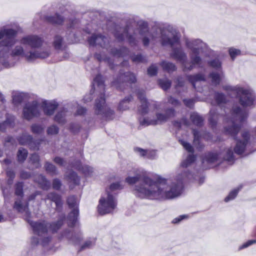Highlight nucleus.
I'll return each instance as SVG.
<instances>
[{
  "instance_id": "obj_28",
  "label": "nucleus",
  "mask_w": 256,
  "mask_h": 256,
  "mask_svg": "<svg viewBox=\"0 0 256 256\" xmlns=\"http://www.w3.org/2000/svg\"><path fill=\"white\" fill-rule=\"evenodd\" d=\"M75 168L81 171L86 175H89L92 172V168L88 166H82L81 163L79 162H76V164L72 166Z\"/></svg>"
},
{
  "instance_id": "obj_23",
  "label": "nucleus",
  "mask_w": 256,
  "mask_h": 256,
  "mask_svg": "<svg viewBox=\"0 0 256 256\" xmlns=\"http://www.w3.org/2000/svg\"><path fill=\"white\" fill-rule=\"evenodd\" d=\"M46 199L50 200L54 202L56 205V210H60L62 209V200L61 196L55 192H50L47 195Z\"/></svg>"
},
{
  "instance_id": "obj_2",
  "label": "nucleus",
  "mask_w": 256,
  "mask_h": 256,
  "mask_svg": "<svg viewBox=\"0 0 256 256\" xmlns=\"http://www.w3.org/2000/svg\"><path fill=\"white\" fill-rule=\"evenodd\" d=\"M14 208L18 212L24 214V218L30 225L34 234L38 235V237L34 236L32 238L31 242L34 246L39 243L44 246L47 244L50 240V238L48 236V232H52V233L56 232L63 224L62 220L51 224L44 220L36 222L30 220L29 219L30 214L28 210V204H23L20 200L15 202Z\"/></svg>"
},
{
  "instance_id": "obj_20",
  "label": "nucleus",
  "mask_w": 256,
  "mask_h": 256,
  "mask_svg": "<svg viewBox=\"0 0 256 256\" xmlns=\"http://www.w3.org/2000/svg\"><path fill=\"white\" fill-rule=\"evenodd\" d=\"M52 44L54 48L58 51L64 50L66 46L63 38L59 34L54 36Z\"/></svg>"
},
{
  "instance_id": "obj_36",
  "label": "nucleus",
  "mask_w": 256,
  "mask_h": 256,
  "mask_svg": "<svg viewBox=\"0 0 256 256\" xmlns=\"http://www.w3.org/2000/svg\"><path fill=\"white\" fill-rule=\"evenodd\" d=\"M24 97L25 95L24 94L16 92L12 96L13 102L15 104H19L24 100Z\"/></svg>"
},
{
  "instance_id": "obj_15",
  "label": "nucleus",
  "mask_w": 256,
  "mask_h": 256,
  "mask_svg": "<svg viewBox=\"0 0 256 256\" xmlns=\"http://www.w3.org/2000/svg\"><path fill=\"white\" fill-rule=\"evenodd\" d=\"M78 200L74 196H70L67 200V203L72 210L69 216L71 220L76 222L78 215Z\"/></svg>"
},
{
  "instance_id": "obj_54",
  "label": "nucleus",
  "mask_w": 256,
  "mask_h": 256,
  "mask_svg": "<svg viewBox=\"0 0 256 256\" xmlns=\"http://www.w3.org/2000/svg\"><path fill=\"white\" fill-rule=\"evenodd\" d=\"M226 152V155L224 157V160L230 162H232L234 159L232 150L231 149H228Z\"/></svg>"
},
{
  "instance_id": "obj_7",
  "label": "nucleus",
  "mask_w": 256,
  "mask_h": 256,
  "mask_svg": "<svg viewBox=\"0 0 256 256\" xmlns=\"http://www.w3.org/2000/svg\"><path fill=\"white\" fill-rule=\"evenodd\" d=\"M224 89L236 94L240 104L244 107L250 106L254 104L256 96L252 90L238 86H226Z\"/></svg>"
},
{
  "instance_id": "obj_62",
  "label": "nucleus",
  "mask_w": 256,
  "mask_h": 256,
  "mask_svg": "<svg viewBox=\"0 0 256 256\" xmlns=\"http://www.w3.org/2000/svg\"><path fill=\"white\" fill-rule=\"evenodd\" d=\"M210 65L216 68H218L221 66V63L218 60H214L210 62Z\"/></svg>"
},
{
  "instance_id": "obj_59",
  "label": "nucleus",
  "mask_w": 256,
  "mask_h": 256,
  "mask_svg": "<svg viewBox=\"0 0 256 256\" xmlns=\"http://www.w3.org/2000/svg\"><path fill=\"white\" fill-rule=\"evenodd\" d=\"M94 83L97 84L98 86H102L103 88V80L102 76H96V78H94Z\"/></svg>"
},
{
  "instance_id": "obj_58",
  "label": "nucleus",
  "mask_w": 256,
  "mask_h": 256,
  "mask_svg": "<svg viewBox=\"0 0 256 256\" xmlns=\"http://www.w3.org/2000/svg\"><path fill=\"white\" fill-rule=\"evenodd\" d=\"M133 62H144L145 60L144 58L141 54L134 56L132 57Z\"/></svg>"
},
{
  "instance_id": "obj_5",
  "label": "nucleus",
  "mask_w": 256,
  "mask_h": 256,
  "mask_svg": "<svg viewBox=\"0 0 256 256\" xmlns=\"http://www.w3.org/2000/svg\"><path fill=\"white\" fill-rule=\"evenodd\" d=\"M122 188V186L118 182H116L112 184L110 188L106 190V196L100 198L98 206V212L100 214L110 213L115 209L117 202L113 193L114 191Z\"/></svg>"
},
{
  "instance_id": "obj_64",
  "label": "nucleus",
  "mask_w": 256,
  "mask_h": 256,
  "mask_svg": "<svg viewBox=\"0 0 256 256\" xmlns=\"http://www.w3.org/2000/svg\"><path fill=\"white\" fill-rule=\"evenodd\" d=\"M183 101L184 104L189 108H192L194 103V100L193 99H184Z\"/></svg>"
},
{
  "instance_id": "obj_30",
  "label": "nucleus",
  "mask_w": 256,
  "mask_h": 256,
  "mask_svg": "<svg viewBox=\"0 0 256 256\" xmlns=\"http://www.w3.org/2000/svg\"><path fill=\"white\" fill-rule=\"evenodd\" d=\"M44 168L46 172L52 176L58 174L56 166L52 164L46 162L44 164Z\"/></svg>"
},
{
  "instance_id": "obj_63",
  "label": "nucleus",
  "mask_w": 256,
  "mask_h": 256,
  "mask_svg": "<svg viewBox=\"0 0 256 256\" xmlns=\"http://www.w3.org/2000/svg\"><path fill=\"white\" fill-rule=\"evenodd\" d=\"M156 156V153L155 150H147L146 158L150 159H154Z\"/></svg>"
},
{
  "instance_id": "obj_18",
  "label": "nucleus",
  "mask_w": 256,
  "mask_h": 256,
  "mask_svg": "<svg viewBox=\"0 0 256 256\" xmlns=\"http://www.w3.org/2000/svg\"><path fill=\"white\" fill-rule=\"evenodd\" d=\"M137 94L141 103L140 106L138 108V110L142 114H146L148 112V107L150 106V104L148 102L145 98V94L144 91L138 90Z\"/></svg>"
},
{
  "instance_id": "obj_11",
  "label": "nucleus",
  "mask_w": 256,
  "mask_h": 256,
  "mask_svg": "<svg viewBox=\"0 0 256 256\" xmlns=\"http://www.w3.org/2000/svg\"><path fill=\"white\" fill-rule=\"evenodd\" d=\"M20 42L24 46H29L32 48L38 49L45 44L44 39L36 35H29L24 37Z\"/></svg>"
},
{
  "instance_id": "obj_3",
  "label": "nucleus",
  "mask_w": 256,
  "mask_h": 256,
  "mask_svg": "<svg viewBox=\"0 0 256 256\" xmlns=\"http://www.w3.org/2000/svg\"><path fill=\"white\" fill-rule=\"evenodd\" d=\"M58 104L54 100H44L38 102L36 100L26 104L23 108V116L28 120L38 117L40 114V108H42L46 115H52L57 108Z\"/></svg>"
},
{
  "instance_id": "obj_33",
  "label": "nucleus",
  "mask_w": 256,
  "mask_h": 256,
  "mask_svg": "<svg viewBox=\"0 0 256 256\" xmlns=\"http://www.w3.org/2000/svg\"><path fill=\"white\" fill-rule=\"evenodd\" d=\"M132 96H130L125 98L120 103L118 107L120 110H125L128 108L129 102L130 101Z\"/></svg>"
},
{
  "instance_id": "obj_41",
  "label": "nucleus",
  "mask_w": 256,
  "mask_h": 256,
  "mask_svg": "<svg viewBox=\"0 0 256 256\" xmlns=\"http://www.w3.org/2000/svg\"><path fill=\"white\" fill-rule=\"evenodd\" d=\"M30 161L36 168H38L41 166L40 162V157L36 154H34L31 155Z\"/></svg>"
},
{
  "instance_id": "obj_61",
  "label": "nucleus",
  "mask_w": 256,
  "mask_h": 256,
  "mask_svg": "<svg viewBox=\"0 0 256 256\" xmlns=\"http://www.w3.org/2000/svg\"><path fill=\"white\" fill-rule=\"evenodd\" d=\"M62 184L60 181L58 179H54L52 182V188L55 190H59Z\"/></svg>"
},
{
  "instance_id": "obj_4",
  "label": "nucleus",
  "mask_w": 256,
  "mask_h": 256,
  "mask_svg": "<svg viewBox=\"0 0 256 256\" xmlns=\"http://www.w3.org/2000/svg\"><path fill=\"white\" fill-rule=\"evenodd\" d=\"M162 45L170 44L173 49L172 56L182 63L184 70H191L193 68V65L198 64L200 66L202 60L200 57L192 56V64L190 66H187V64L185 63L186 58V54L182 51L180 47L179 38L176 35H173L172 38H168L166 40L163 38L162 40Z\"/></svg>"
},
{
  "instance_id": "obj_42",
  "label": "nucleus",
  "mask_w": 256,
  "mask_h": 256,
  "mask_svg": "<svg viewBox=\"0 0 256 256\" xmlns=\"http://www.w3.org/2000/svg\"><path fill=\"white\" fill-rule=\"evenodd\" d=\"M112 25L116 32H128L132 30L128 25H126L124 26H122L119 24H113Z\"/></svg>"
},
{
  "instance_id": "obj_1",
  "label": "nucleus",
  "mask_w": 256,
  "mask_h": 256,
  "mask_svg": "<svg viewBox=\"0 0 256 256\" xmlns=\"http://www.w3.org/2000/svg\"><path fill=\"white\" fill-rule=\"evenodd\" d=\"M195 160V156L190 154L186 159L182 162L177 176L172 180L158 176L154 181L149 172L142 169L133 168L128 172L126 182L129 184L141 182L134 188V194L137 197L152 200L173 198L182 194L184 182L189 178L190 175L186 168Z\"/></svg>"
},
{
  "instance_id": "obj_45",
  "label": "nucleus",
  "mask_w": 256,
  "mask_h": 256,
  "mask_svg": "<svg viewBox=\"0 0 256 256\" xmlns=\"http://www.w3.org/2000/svg\"><path fill=\"white\" fill-rule=\"evenodd\" d=\"M193 134H194V144L196 146H198V145H200L199 148H202L203 146L202 144H200V135L199 132H198L196 130H193Z\"/></svg>"
},
{
  "instance_id": "obj_9",
  "label": "nucleus",
  "mask_w": 256,
  "mask_h": 256,
  "mask_svg": "<svg viewBox=\"0 0 256 256\" xmlns=\"http://www.w3.org/2000/svg\"><path fill=\"white\" fill-rule=\"evenodd\" d=\"M13 56H24L28 61H32L36 58H44L48 56L50 52L48 50L40 52L36 50L34 52H24L20 46H17L12 52Z\"/></svg>"
},
{
  "instance_id": "obj_16",
  "label": "nucleus",
  "mask_w": 256,
  "mask_h": 256,
  "mask_svg": "<svg viewBox=\"0 0 256 256\" xmlns=\"http://www.w3.org/2000/svg\"><path fill=\"white\" fill-rule=\"evenodd\" d=\"M136 81V78L134 75L130 72H127L124 74H120L118 78L112 82V84L116 88H120L121 84H123L126 82L134 83Z\"/></svg>"
},
{
  "instance_id": "obj_52",
  "label": "nucleus",
  "mask_w": 256,
  "mask_h": 256,
  "mask_svg": "<svg viewBox=\"0 0 256 256\" xmlns=\"http://www.w3.org/2000/svg\"><path fill=\"white\" fill-rule=\"evenodd\" d=\"M6 176L8 178V185H11L12 183V181L15 176V174L12 170H8L6 171Z\"/></svg>"
},
{
  "instance_id": "obj_53",
  "label": "nucleus",
  "mask_w": 256,
  "mask_h": 256,
  "mask_svg": "<svg viewBox=\"0 0 256 256\" xmlns=\"http://www.w3.org/2000/svg\"><path fill=\"white\" fill-rule=\"evenodd\" d=\"M79 25V20L76 18L70 20L68 27L72 28H76Z\"/></svg>"
},
{
  "instance_id": "obj_38",
  "label": "nucleus",
  "mask_w": 256,
  "mask_h": 256,
  "mask_svg": "<svg viewBox=\"0 0 256 256\" xmlns=\"http://www.w3.org/2000/svg\"><path fill=\"white\" fill-rule=\"evenodd\" d=\"M218 118V114L214 110H211L210 112L209 122L212 126H216Z\"/></svg>"
},
{
  "instance_id": "obj_25",
  "label": "nucleus",
  "mask_w": 256,
  "mask_h": 256,
  "mask_svg": "<svg viewBox=\"0 0 256 256\" xmlns=\"http://www.w3.org/2000/svg\"><path fill=\"white\" fill-rule=\"evenodd\" d=\"M2 32H18L22 30V28L16 22H11L3 26Z\"/></svg>"
},
{
  "instance_id": "obj_47",
  "label": "nucleus",
  "mask_w": 256,
  "mask_h": 256,
  "mask_svg": "<svg viewBox=\"0 0 256 256\" xmlns=\"http://www.w3.org/2000/svg\"><path fill=\"white\" fill-rule=\"evenodd\" d=\"M15 194L16 196H20L21 198L23 196V184L22 182H18L16 184Z\"/></svg>"
},
{
  "instance_id": "obj_22",
  "label": "nucleus",
  "mask_w": 256,
  "mask_h": 256,
  "mask_svg": "<svg viewBox=\"0 0 256 256\" xmlns=\"http://www.w3.org/2000/svg\"><path fill=\"white\" fill-rule=\"evenodd\" d=\"M187 46L192 50L194 54L196 55L200 52L204 44L199 40L186 41Z\"/></svg>"
},
{
  "instance_id": "obj_49",
  "label": "nucleus",
  "mask_w": 256,
  "mask_h": 256,
  "mask_svg": "<svg viewBox=\"0 0 256 256\" xmlns=\"http://www.w3.org/2000/svg\"><path fill=\"white\" fill-rule=\"evenodd\" d=\"M59 131L58 128L55 126L52 125L49 126L47 129V134L48 135H54L56 134Z\"/></svg>"
},
{
  "instance_id": "obj_24",
  "label": "nucleus",
  "mask_w": 256,
  "mask_h": 256,
  "mask_svg": "<svg viewBox=\"0 0 256 256\" xmlns=\"http://www.w3.org/2000/svg\"><path fill=\"white\" fill-rule=\"evenodd\" d=\"M34 181L36 182L40 185V187L44 190H48L50 186V182L42 174L37 176L34 178Z\"/></svg>"
},
{
  "instance_id": "obj_12",
  "label": "nucleus",
  "mask_w": 256,
  "mask_h": 256,
  "mask_svg": "<svg viewBox=\"0 0 256 256\" xmlns=\"http://www.w3.org/2000/svg\"><path fill=\"white\" fill-rule=\"evenodd\" d=\"M16 33H0V39L4 40L0 42V56L4 54V52H7L8 47L14 43Z\"/></svg>"
},
{
  "instance_id": "obj_19",
  "label": "nucleus",
  "mask_w": 256,
  "mask_h": 256,
  "mask_svg": "<svg viewBox=\"0 0 256 256\" xmlns=\"http://www.w3.org/2000/svg\"><path fill=\"white\" fill-rule=\"evenodd\" d=\"M106 38L102 35H98L93 33L90 36H88V42L90 46L100 45L104 46Z\"/></svg>"
},
{
  "instance_id": "obj_34",
  "label": "nucleus",
  "mask_w": 256,
  "mask_h": 256,
  "mask_svg": "<svg viewBox=\"0 0 256 256\" xmlns=\"http://www.w3.org/2000/svg\"><path fill=\"white\" fill-rule=\"evenodd\" d=\"M161 66L164 70L168 72H172L176 70L175 65L169 62H162Z\"/></svg>"
},
{
  "instance_id": "obj_14",
  "label": "nucleus",
  "mask_w": 256,
  "mask_h": 256,
  "mask_svg": "<svg viewBox=\"0 0 256 256\" xmlns=\"http://www.w3.org/2000/svg\"><path fill=\"white\" fill-rule=\"evenodd\" d=\"M18 141L21 145H28L32 150L39 149V142L34 141L32 136L26 134H23L18 138Z\"/></svg>"
},
{
  "instance_id": "obj_46",
  "label": "nucleus",
  "mask_w": 256,
  "mask_h": 256,
  "mask_svg": "<svg viewBox=\"0 0 256 256\" xmlns=\"http://www.w3.org/2000/svg\"><path fill=\"white\" fill-rule=\"evenodd\" d=\"M44 127L42 125L34 124L31 126V131L34 134H39L44 130Z\"/></svg>"
},
{
  "instance_id": "obj_21",
  "label": "nucleus",
  "mask_w": 256,
  "mask_h": 256,
  "mask_svg": "<svg viewBox=\"0 0 256 256\" xmlns=\"http://www.w3.org/2000/svg\"><path fill=\"white\" fill-rule=\"evenodd\" d=\"M44 18L48 22L56 26L62 25L65 20L64 18L62 16L58 13H56L52 16H44Z\"/></svg>"
},
{
  "instance_id": "obj_29",
  "label": "nucleus",
  "mask_w": 256,
  "mask_h": 256,
  "mask_svg": "<svg viewBox=\"0 0 256 256\" xmlns=\"http://www.w3.org/2000/svg\"><path fill=\"white\" fill-rule=\"evenodd\" d=\"M66 178L69 182L74 184H78L79 182V178L77 174L74 172H66Z\"/></svg>"
},
{
  "instance_id": "obj_8",
  "label": "nucleus",
  "mask_w": 256,
  "mask_h": 256,
  "mask_svg": "<svg viewBox=\"0 0 256 256\" xmlns=\"http://www.w3.org/2000/svg\"><path fill=\"white\" fill-rule=\"evenodd\" d=\"M95 112L106 120H111L114 118V112L105 104L104 94H102L96 100Z\"/></svg>"
},
{
  "instance_id": "obj_35",
  "label": "nucleus",
  "mask_w": 256,
  "mask_h": 256,
  "mask_svg": "<svg viewBox=\"0 0 256 256\" xmlns=\"http://www.w3.org/2000/svg\"><path fill=\"white\" fill-rule=\"evenodd\" d=\"M190 120L194 124L197 126H201L203 122L202 117L196 113L191 114Z\"/></svg>"
},
{
  "instance_id": "obj_17",
  "label": "nucleus",
  "mask_w": 256,
  "mask_h": 256,
  "mask_svg": "<svg viewBox=\"0 0 256 256\" xmlns=\"http://www.w3.org/2000/svg\"><path fill=\"white\" fill-rule=\"evenodd\" d=\"M152 30L160 32H172L176 31L175 27L168 23L154 22L152 24Z\"/></svg>"
},
{
  "instance_id": "obj_51",
  "label": "nucleus",
  "mask_w": 256,
  "mask_h": 256,
  "mask_svg": "<svg viewBox=\"0 0 256 256\" xmlns=\"http://www.w3.org/2000/svg\"><path fill=\"white\" fill-rule=\"evenodd\" d=\"M229 54L232 60H234L237 56L240 54V50L233 48L229 49Z\"/></svg>"
},
{
  "instance_id": "obj_50",
  "label": "nucleus",
  "mask_w": 256,
  "mask_h": 256,
  "mask_svg": "<svg viewBox=\"0 0 256 256\" xmlns=\"http://www.w3.org/2000/svg\"><path fill=\"white\" fill-rule=\"evenodd\" d=\"M240 189V188H238L230 192L229 194L225 198V202H228L234 198L236 196Z\"/></svg>"
},
{
  "instance_id": "obj_10",
  "label": "nucleus",
  "mask_w": 256,
  "mask_h": 256,
  "mask_svg": "<svg viewBox=\"0 0 256 256\" xmlns=\"http://www.w3.org/2000/svg\"><path fill=\"white\" fill-rule=\"evenodd\" d=\"M174 110L173 108H170L166 111V114L158 113L156 118L153 119H150L148 118H140V122L141 125L144 126L158 124L166 122L169 118L174 116Z\"/></svg>"
},
{
  "instance_id": "obj_32",
  "label": "nucleus",
  "mask_w": 256,
  "mask_h": 256,
  "mask_svg": "<svg viewBox=\"0 0 256 256\" xmlns=\"http://www.w3.org/2000/svg\"><path fill=\"white\" fill-rule=\"evenodd\" d=\"M14 118L13 117L8 118L4 122L0 124V130L4 131L8 127H12L13 126Z\"/></svg>"
},
{
  "instance_id": "obj_44",
  "label": "nucleus",
  "mask_w": 256,
  "mask_h": 256,
  "mask_svg": "<svg viewBox=\"0 0 256 256\" xmlns=\"http://www.w3.org/2000/svg\"><path fill=\"white\" fill-rule=\"evenodd\" d=\"M128 51V50L125 48H122L120 50L112 49L111 52L114 56L118 57L123 56L125 55V53Z\"/></svg>"
},
{
  "instance_id": "obj_31",
  "label": "nucleus",
  "mask_w": 256,
  "mask_h": 256,
  "mask_svg": "<svg viewBox=\"0 0 256 256\" xmlns=\"http://www.w3.org/2000/svg\"><path fill=\"white\" fill-rule=\"evenodd\" d=\"M28 156V151L24 148H20L17 154L18 160L20 162H23Z\"/></svg>"
},
{
  "instance_id": "obj_48",
  "label": "nucleus",
  "mask_w": 256,
  "mask_h": 256,
  "mask_svg": "<svg viewBox=\"0 0 256 256\" xmlns=\"http://www.w3.org/2000/svg\"><path fill=\"white\" fill-rule=\"evenodd\" d=\"M212 78V82L214 85L218 84L220 82V76L219 74L215 72H212L210 74Z\"/></svg>"
},
{
  "instance_id": "obj_57",
  "label": "nucleus",
  "mask_w": 256,
  "mask_h": 256,
  "mask_svg": "<svg viewBox=\"0 0 256 256\" xmlns=\"http://www.w3.org/2000/svg\"><path fill=\"white\" fill-rule=\"evenodd\" d=\"M96 242L95 239H92V240H88L86 241L85 244L81 247L80 250H82L86 248H90L92 246H93Z\"/></svg>"
},
{
  "instance_id": "obj_40",
  "label": "nucleus",
  "mask_w": 256,
  "mask_h": 256,
  "mask_svg": "<svg viewBox=\"0 0 256 256\" xmlns=\"http://www.w3.org/2000/svg\"><path fill=\"white\" fill-rule=\"evenodd\" d=\"M136 26L138 28L142 31L148 30V22L144 20H139L136 22Z\"/></svg>"
},
{
  "instance_id": "obj_56",
  "label": "nucleus",
  "mask_w": 256,
  "mask_h": 256,
  "mask_svg": "<svg viewBox=\"0 0 256 256\" xmlns=\"http://www.w3.org/2000/svg\"><path fill=\"white\" fill-rule=\"evenodd\" d=\"M157 71V67L155 65L152 64L148 69V74L150 76H154L156 74Z\"/></svg>"
},
{
  "instance_id": "obj_39",
  "label": "nucleus",
  "mask_w": 256,
  "mask_h": 256,
  "mask_svg": "<svg viewBox=\"0 0 256 256\" xmlns=\"http://www.w3.org/2000/svg\"><path fill=\"white\" fill-rule=\"evenodd\" d=\"M66 111L64 109L58 112L54 117V120L60 124H63L65 122V116Z\"/></svg>"
},
{
  "instance_id": "obj_37",
  "label": "nucleus",
  "mask_w": 256,
  "mask_h": 256,
  "mask_svg": "<svg viewBox=\"0 0 256 256\" xmlns=\"http://www.w3.org/2000/svg\"><path fill=\"white\" fill-rule=\"evenodd\" d=\"M215 100L216 103L218 106H222L226 102V96L222 93L218 92L215 94Z\"/></svg>"
},
{
  "instance_id": "obj_26",
  "label": "nucleus",
  "mask_w": 256,
  "mask_h": 256,
  "mask_svg": "<svg viewBox=\"0 0 256 256\" xmlns=\"http://www.w3.org/2000/svg\"><path fill=\"white\" fill-rule=\"evenodd\" d=\"M188 79L194 88H196V85L197 82L205 80L204 76L201 74L188 76Z\"/></svg>"
},
{
  "instance_id": "obj_6",
  "label": "nucleus",
  "mask_w": 256,
  "mask_h": 256,
  "mask_svg": "<svg viewBox=\"0 0 256 256\" xmlns=\"http://www.w3.org/2000/svg\"><path fill=\"white\" fill-rule=\"evenodd\" d=\"M232 118L230 120H226L228 126L224 128V132L233 138L240 132V125L238 123H242L248 117V112L246 110H242L238 106L234 107L232 111Z\"/></svg>"
},
{
  "instance_id": "obj_13",
  "label": "nucleus",
  "mask_w": 256,
  "mask_h": 256,
  "mask_svg": "<svg viewBox=\"0 0 256 256\" xmlns=\"http://www.w3.org/2000/svg\"><path fill=\"white\" fill-rule=\"evenodd\" d=\"M242 140H239L236 142L234 151L238 154H242L248 146L250 134L248 132H244L242 134Z\"/></svg>"
},
{
  "instance_id": "obj_60",
  "label": "nucleus",
  "mask_w": 256,
  "mask_h": 256,
  "mask_svg": "<svg viewBox=\"0 0 256 256\" xmlns=\"http://www.w3.org/2000/svg\"><path fill=\"white\" fill-rule=\"evenodd\" d=\"M168 102L174 106H177L180 104V101L172 96H169L168 98Z\"/></svg>"
},
{
  "instance_id": "obj_55",
  "label": "nucleus",
  "mask_w": 256,
  "mask_h": 256,
  "mask_svg": "<svg viewBox=\"0 0 256 256\" xmlns=\"http://www.w3.org/2000/svg\"><path fill=\"white\" fill-rule=\"evenodd\" d=\"M180 144L184 146V148L188 152H192L193 148L192 146L188 143L182 140H180Z\"/></svg>"
},
{
  "instance_id": "obj_43",
  "label": "nucleus",
  "mask_w": 256,
  "mask_h": 256,
  "mask_svg": "<svg viewBox=\"0 0 256 256\" xmlns=\"http://www.w3.org/2000/svg\"><path fill=\"white\" fill-rule=\"evenodd\" d=\"M158 84L164 90L168 89L171 86V82L167 78L160 79L158 80Z\"/></svg>"
},
{
  "instance_id": "obj_27",
  "label": "nucleus",
  "mask_w": 256,
  "mask_h": 256,
  "mask_svg": "<svg viewBox=\"0 0 256 256\" xmlns=\"http://www.w3.org/2000/svg\"><path fill=\"white\" fill-rule=\"evenodd\" d=\"M218 158V156L216 154L208 153L202 159V164H204L206 162L208 164H212L217 161Z\"/></svg>"
}]
</instances>
